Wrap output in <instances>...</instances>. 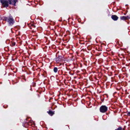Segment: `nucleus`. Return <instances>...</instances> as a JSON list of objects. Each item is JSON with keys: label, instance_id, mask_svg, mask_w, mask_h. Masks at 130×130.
I'll use <instances>...</instances> for the list:
<instances>
[{"label": "nucleus", "instance_id": "f257e3e1", "mask_svg": "<svg viewBox=\"0 0 130 130\" xmlns=\"http://www.w3.org/2000/svg\"><path fill=\"white\" fill-rule=\"evenodd\" d=\"M5 21H7L10 25H12L14 22V21L12 17L10 16L5 18Z\"/></svg>", "mask_w": 130, "mask_h": 130}, {"label": "nucleus", "instance_id": "f03ea898", "mask_svg": "<svg viewBox=\"0 0 130 130\" xmlns=\"http://www.w3.org/2000/svg\"><path fill=\"white\" fill-rule=\"evenodd\" d=\"M107 110V108L105 105L101 106L100 108V111L101 112L104 113L106 112Z\"/></svg>", "mask_w": 130, "mask_h": 130}, {"label": "nucleus", "instance_id": "7ed1b4c3", "mask_svg": "<svg viewBox=\"0 0 130 130\" xmlns=\"http://www.w3.org/2000/svg\"><path fill=\"white\" fill-rule=\"evenodd\" d=\"M1 2L2 4L4 7H7L8 6V2L6 0H1Z\"/></svg>", "mask_w": 130, "mask_h": 130}, {"label": "nucleus", "instance_id": "20e7f679", "mask_svg": "<svg viewBox=\"0 0 130 130\" xmlns=\"http://www.w3.org/2000/svg\"><path fill=\"white\" fill-rule=\"evenodd\" d=\"M62 57L60 56H58V57L56 58V61L57 62H59L61 61L62 59Z\"/></svg>", "mask_w": 130, "mask_h": 130}, {"label": "nucleus", "instance_id": "39448f33", "mask_svg": "<svg viewBox=\"0 0 130 130\" xmlns=\"http://www.w3.org/2000/svg\"><path fill=\"white\" fill-rule=\"evenodd\" d=\"M111 18L114 20L116 21L118 20V18L115 15H113L111 16Z\"/></svg>", "mask_w": 130, "mask_h": 130}, {"label": "nucleus", "instance_id": "423d86ee", "mask_svg": "<svg viewBox=\"0 0 130 130\" xmlns=\"http://www.w3.org/2000/svg\"><path fill=\"white\" fill-rule=\"evenodd\" d=\"M48 114L51 116H52L54 114V113L52 111L49 110L47 112Z\"/></svg>", "mask_w": 130, "mask_h": 130}, {"label": "nucleus", "instance_id": "0eeeda50", "mask_svg": "<svg viewBox=\"0 0 130 130\" xmlns=\"http://www.w3.org/2000/svg\"><path fill=\"white\" fill-rule=\"evenodd\" d=\"M17 0H12V4H13L14 6H15V4L17 2Z\"/></svg>", "mask_w": 130, "mask_h": 130}, {"label": "nucleus", "instance_id": "6e6552de", "mask_svg": "<svg viewBox=\"0 0 130 130\" xmlns=\"http://www.w3.org/2000/svg\"><path fill=\"white\" fill-rule=\"evenodd\" d=\"M125 17L123 16L121 17L120 19L122 20H126Z\"/></svg>", "mask_w": 130, "mask_h": 130}, {"label": "nucleus", "instance_id": "1a4fd4ad", "mask_svg": "<svg viewBox=\"0 0 130 130\" xmlns=\"http://www.w3.org/2000/svg\"><path fill=\"white\" fill-rule=\"evenodd\" d=\"M54 71L55 72H56L57 71V68L55 67L54 69Z\"/></svg>", "mask_w": 130, "mask_h": 130}, {"label": "nucleus", "instance_id": "9d476101", "mask_svg": "<svg viewBox=\"0 0 130 130\" xmlns=\"http://www.w3.org/2000/svg\"><path fill=\"white\" fill-rule=\"evenodd\" d=\"M125 18L126 19V20H128V19H129L130 18V17L129 16H127L126 17H125Z\"/></svg>", "mask_w": 130, "mask_h": 130}, {"label": "nucleus", "instance_id": "9b49d317", "mask_svg": "<svg viewBox=\"0 0 130 130\" xmlns=\"http://www.w3.org/2000/svg\"><path fill=\"white\" fill-rule=\"evenodd\" d=\"M122 128L121 127H120L118 128L117 129H115V130H122Z\"/></svg>", "mask_w": 130, "mask_h": 130}, {"label": "nucleus", "instance_id": "f8f14e48", "mask_svg": "<svg viewBox=\"0 0 130 130\" xmlns=\"http://www.w3.org/2000/svg\"><path fill=\"white\" fill-rule=\"evenodd\" d=\"M9 2V4H12V0H8Z\"/></svg>", "mask_w": 130, "mask_h": 130}, {"label": "nucleus", "instance_id": "ddd939ff", "mask_svg": "<svg viewBox=\"0 0 130 130\" xmlns=\"http://www.w3.org/2000/svg\"><path fill=\"white\" fill-rule=\"evenodd\" d=\"M15 42H13L12 43V46H14L15 45Z\"/></svg>", "mask_w": 130, "mask_h": 130}, {"label": "nucleus", "instance_id": "4468645a", "mask_svg": "<svg viewBox=\"0 0 130 130\" xmlns=\"http://www.w3.org/2000/svg\"><path fill=\"white\" fill-rule=\"evenodd\" d=\"M128 115L130 116V112H128Z\"/></svg>", "mask_w": 130, "mask_h": 130}, {"label": "nucleus", "instance_id": "2eb2a0df", "mask_svg": "<svg viewBox=\"0 0 130 130\" xmlns=\"http://www.w3.org/2000/svg\"><path fill=\"white\" fill-rule=\"evenodd\" d=\"M32 26H33L34 27H35V26L34 25H32Z\"/></svg>", "mask_w": 130, "mask_h": 130}]
</instances>
